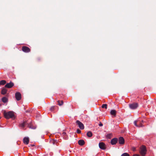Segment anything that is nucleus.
Returning <instances> with one entry per match:
<instances>
[{
    "label": "nucleus",
    "instance_id": "1",
    "mask_svg": "<svg viewBox=\"0 0 156 156\" xmlns=\"http://www.w3.org/2000/svg\"><path fill=\"white\" fill-rule=\"evenodd\" d=\"M3 114L5 117L7 119H9L10 118L14 119L15 118L13 112L11 111L6 112L5 111H4Z\"/></svg>",
    "mask_w": 156,
    "mask_h": 156
},
{
    "label": "nucleus",
    "instance_id": "2",
    "mask_svg": "<svg viewBox=\"0 0 156 156\" xmlns=\"http://www.w3.org/2000/svg\"><path fill=\"white\" fill-rule=\"evenodd\" d=\"M147 152V149L146 147L142 145L140 148V153L142 156H145Z\"/></svg>",
    "mask_w": 156,
    "mask_h": 156
},
{
    "label": "nucleus",
    "instance_id": "3",
    "mask_svg": "<svg viewBox=\"0 0 156 156\" xmlns=\"http://www.w3.org/2000/svg\"><path fill=\"white\" fill-rule=\"evenodd\" d=\"M27 125L28 127L31 129H35L36 127V126L33 125V123L31 122L30 120H28Z\"/></svg>",
    "mask_w": 156,
    "mask_h": 156
},
{
    "label": "nucleus",
    "instance_id": "4",
    "mask_svg": "<svg viewBox=\"0 0 156 156\" xmlns=\"http://www.w3.org/2000/svg\"><path fill=\"white\" fill-rule=\"evenodd\" d=\"M22 51L25 53H28L30 51V48L27 47L23 46L22 48Z\"/></svg>",
    "mask_w": 156,
    "mask_h": 156
},
{
    "label": "nucleus",
    "instance_id": "5",
    "mask_svg": "<svg viewBox=\"0 0 156 156\" xmlns=\"http://www.w3.org/2000/svg\"><path fill=\"white\" fill-rule=\"evenodd\" d=\"M76 123L78 125V126L81 129H83L84 128L83 124L79 120H77L76 121Z\"/></svg>",
    "mask_w": 156,
    "mask_h": 156
},
{
    "label": "nucleus",
    "instance_id": "6",
    "mask_svg": "<svg viewBox=\"0 0 156 156\" xmlns=\"http://www.w3.org/2000/svg\"><path fill=\"white\" fill-rule=\"evenodd\" d=\"M28 122V120L23 121L22 122L20 123L19 126L22 129H24L25 126L27 125Z\"/></svg>",
    "mask_w": 156,
    "mask_h": 156
},
{
    "label": "nucleus",
    "instance_id": "7",
    "mask_svg": "<svg viewBox=\"0 0 156 156\" xmlns=\"http://www.w3.org/2000/svg\"><path fill=\"white\" fill-rule=\"evenodd\" d=\"M15 97L16 100L18 101H20L21 98V94L19 92H17L16 93Z\"/></svg>",
    "mask_w": 156,
    "mask_h": 156
},
{
    "label": "nucleus",
    "instance_id": "8",
    "mask_svg": "<svg viewBox=\"0 0 156 156\" xmlns=\"http://www.w3.org/2000/svg\"><path fill=\"white\" fill-rule=\"evenodd\" d=\"M129 108L131 109H135L138 106V105L137 103H133L130 104L129 105Z\"/></svg>",
    "mask_w": 156,
    "mask_h": 156
},
{
    "label": "nucleus",
    "instance_id": "9",
    "mask_svg": "<svg viewBox=\"0 0 156 156\" xmlns=\"http://www.w3.org/2000/svg\"><path fill=\"white\" fill-rule=\"evenodd\" d=\"M99 148L102 150H105L106 148L105 144L103 142H100L99 144Z\"/></svg>",
    "mask_w": 156,
    "mask_h": 156
},
{
    "label": "nucleus",
    "instance_id": "10",
    "mask_svg": "<svg viewBox=\"0 0 156 156\" xmlns=\"http://www.w3.org/2000/svg\"><path fill=\"white\" fill-rule=\"evenodd\" d=\"M118 141L119 144H123L125 143V140L122 137H120L118 139Z\"/></svg>",
    "mask_w": 156,
    "mask_h": 156
},
{
    "label": "nucleus",
    "instance_id": "11",
    "mask_svg": "<svg viewBox=\"0 0 156 156\" xmlns=\"http://www.w3.org/2000/svg\"><path fill=\"white\" fill-rule=\"evenodd\" d=\"M14 86V83H13L11 82L9 83H7L5 86V87L10 88Z\"/></svg>",
    "mask_w": 156,
    "mask_h": 156
},
{
    "label": "nucleus",
    "instance_id": "12",
    "mask_svg": "<svg viewBox=\"0 0 156 156\" xmlns=\"http://www.w3.org/2000/svg\"><path fill=\"white\" fill-rule=\"evenodd\" d=\"M118 141V139L116 138L112 139L111 141V143L112 145L115 144Z\"/></svg>",
    "mask_w": 156,
    "mask_h": 156
},
{
    "label": "nucleus",
    "instance_id": "13",
    "mask_svg": "<svg viewBox=\"0 0 156 156\" xmlns=\"http://www.w3.org/2000/svg\"><path fill=\"white\" fill-rule=\"evenodd\" d=\"M23 142L24 144H27L29 142V139L28 137H25L23 139Z\"/></svg>",
    "mask_w": 156,
    "mask_h": 156
},
{
    "label": "nucleus",
    "instance_id": "14",
    "mask_svg": "<svg viewBox=\"0 0 156 156\" xmlns=\"http://www.w3.org/2000/svg\"><path fill=\"white\" fill-rule=\"evenodd\" d=\"M7 91V89H6L5 88L3 87L1 91V94H2L4 95L6 93Z\"/></svg>",
    "mask_w": 156,
    "mask_h": 156
},
{
    "label": "nucleus",
    "instance_id": "15",
    "mask_svg": "<svg viewBox=\"0 0 156 156\" xmlns=\"http://www.w3.org/2000/svg\"><path fill=\"white\" fill-rule=\"evenodd\" d=\"M78 143L79 145L82 146L84 144L85 142L83 140H80L78 141Z\"/></svg>",
    "mask_w": 156,
    "mask_h": 156
},
{
    "label": "nucleus",
    "instance_id": "16",
    "mask_svg": "<svg viewBox=\"0 0 156 156\" xmlns=\"http://www.w3.org/2000/svg\"><path fill=\"white\" fill-rule=\"evenodd\" d=\"M111 115H113L114 116H115L116 115V111L115 110H111L110 112Z\"/></svg>",
    "mask_w": 156,
    "mask_h": 156
},
{
    "label": "nucleus",
    "instance_id": "17",
    "mask_svg": "<svg viewBox=\"0 0 156 156\" xmlns=\"http://www.w3.org/2000/svg\"><path fill=\"white\" fill-rule=\"evenodd\" d=\"M139 122V121H134V123L135 125L137 126V127H141L142 126V125H138V124H137V123H138V122Z\"/></svg>",
    "mask_w": 156,
    "mask_h": 156
},
{
    "label": "nucleus",
    "instance_id": "18",
    "mask_svg": "<svg viewBox=\"0 0 156 156\" xmlns=\"http://www.w3.org/2000/svg\"><path fill=\"white\" fill-rule=\"evenodd\" d=\"M50 142L53 145L57 144V143H58L57 140H52L50 141Z\"/></svg>",
    "mask_w": 156,
    "mask_h": 156
},
{
    "label": "nucleus",
    "instance_id": "19",
    "mask_svg": "<svg viewBox=\"0 0 156 156\" xmlns=\"http://www.w3.org/2000/svg\"><path fill=\"white\" fill-rule=\"evenodd\" d=\"M2 101L3 102L5 103L8 101V99L6 97H4L2 98Z\"/></svg>",
    "mask_w": 156,
    "mask_h": 156
},
{
    "label": "nucleus",
    "instance_id": "20",
    "mask_svg": "<svg viewBox=\"0 0 156 156\" xmlns=\"http://www.w3.org/2000/svg\"><path fill=\"white\" fill-rule=\"evenodd\" d=\"M58 104L59 106L62 105L63 104V101L58 100L57 101Z\"/></svg>",
    "mask_w": 156,
    "mask_h": 156
},
{
    "label": "nucleus",
    "instance_id": "21",
    "mask_svg": "<svg viewBox=\"0 0 156 156\" xmlns=\"http://www.w3.org/2000/svg\"><path fill=\"white\" fill-rule=\"evenodd\" d=\"M112 136V134L111 133L108 134L106 135V137L108 139H111Z\"/></svg>",
    "mask_w": 156,
    "mask_h": 156
},
{
    "label": "nucleus",
    "instance_id": "22",
    "mask_svg": "<svg viewBox=\"0 0 156 156\" xmlns=\"http://www.w3.org/2000/svg\"><path fill=\"white\" fill-rule=\"evenodd\" d=\"M87 135L89 137H91L92 136V134L91 132L89 131L87 133Z\"/></svg>",
    "mask_w": 156,
    "mask_h": 156
},
{
    "label": "nucleus",
    "instance_id": "23",
    "mask_svg": "<svg viewBox=\"0 0 156 156\" xmlns=\"http://www.w3.org/2000/svg\"><path fill=\"white\" fill-rule=\"evenodd\" d=\"M6 83V81L5 80H2L0 81V85H4Z\"/></svg>",
    "mask_w": 156,
    "mask_h": 156
},
{
    "label": "nucleus",
    "instance_id": "24",
    "mask_svg": "<svg viewBox=\"0 0 156 156\" xmlns=\"http://www.w3.org/2000/svg\"><path fill=\"white\" fill-rule=\"evenodd\" d=\"M107 105L106 104H103L101 106V107L102 108H105V109L107 108Z\"/></svg>",
    "mask_w": 156,
    "mask_h": 156
},
{
    "label": "nucleus",
    "instance_id": "25",
    "mask_svg": "<svg viewBox=\"0 0 156 156\" xmlns=\"http://www.w3.org/2000/svg\"><path fill=\"white\" fill-rule=\"evenodd\" d=\"M121 156H129V155L128 154L125 153L122 154Z\"/></svg>",
    "mask_w": 156,
    "mask_h": 156
},
{
    "label": "nucleus",
    "instance_id": "26",
    "mask_svg": "<svg viewBox=\"0 0 156 156\" xmlns=\"http://www.w3.org/2000/svg\"><path fill=\"white\" fill-rule=\"evenodd\" d=\"M77 133H81V131L79 129H77Z\"/></svg>",
    "mask_w": 156,
    "mask_h": 156
},
{
    "label": "nucleus",
    "instance_id": "27",
    "mask_svg": "<svg viewBox=\"0 0 156 156\" xmlns=\"http://www.w3.org/2000/svg\"><path fill=\"white\" fill-rule=\"evenodd\" d=\"M99 126H103V124L101 123V122H100V123L99 124Z\"/></svg>",
    "mask_w": 156,
    "mask_h": 156
},
{
    "label": "nucleus",
    "instance_id": "28",
    "mask_svg": "<svg viewBox=\"0 0 156 156\" xmlns=\"http://www.w3.org/2000/svg\"><path fill=\"white\" fill-rule=\"evenodd\" d=\"M54 107H53H53H51V108H50V110H51V111L53 110V109H54Z\"/></svg>",
    "mask_w": 156,
    "mask_h": 156
},
{
    "label": "nucleus",
    "instance_id": "29",
    "mask_svg": "<svg viewBox=\"0 0 156 156\" xmlns=\"http://www.w3.org/2000/svg\"><path fill=\"white\" fill-rule=\"evenodd\" d=\"M142 125V126L141 127H142V125L141 124V123H140V121H139V122H138V125Z\"/></svg>",
    "mask_w": 156,
    "mask_h": 156
},
{
    "label": "nucleus",
    "instance_id": "30",
    "mask_svg": "<svg viewBox=\"0 0 156 156\" xmlns=\"http://www.w3.org/2000/svg\"><path fill=\"white\" fill-rule=\"evenodd\" d=\"M133 156H140L139 154H135L133 155Z\"/></svg>",
    "mask_w": 156,
    "mask_h": 156
},
{
    "label": "nucleus",
    "instance_id": "31",
    "mask_svg": "<svg viewBox=\"0 0 156 156\" xmlns=\"http://www.w3.org/2000/svg\"><path fill=\"white\" fill-rule=\"evenodd\" d=\"M133 151H134L135 150V148H133Z\"/></svg>",
    "mask_w": 156,
    "mask_h": 156
},
{
    "label": "nucleus",
    "instance_id": "32",
    "mask_svg": "<svg viewBox=\"0 0 156 156\" xmlns=\"http://www.w3.org/2000/svg\"><path fill=\"white\" fill-rule=\"evenodd\" d=\"M1 106V105L0 104V106Z\"/></svg>",
    "mask_w": 156,
    "mask_h": 156
},
{
    "label": "nucleus",
    "instance_id": "33",
    "mask_svg": "<svg viewBox=\"0 0 156 156\" xmlns=\"http://www.w3.org/2000/svg\"><path fill=\"white\" fill-rule=\"evenodd\" d=\"M66 134V133H64V134Z\"/></svg>",
    "mask_w": 156,
    "mask_h": 156
},
{
    "label": "nucleus",
    "instance_id": "34",
    "mask_svg": "<svg viewBox=\"0 0 156 156\" xmlns=\"http://www.w3.org/2000/svg\"><path fill=\"white\" fill-rule=\"evenodd\" d=\"M66 134V133H64V134Z\"/></svg>",
    "mask_w": 156,
    "mask_h": 156
}]
</instances>
